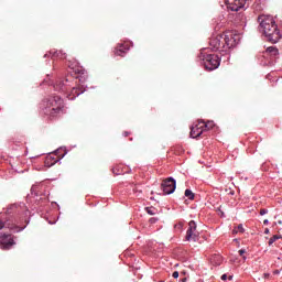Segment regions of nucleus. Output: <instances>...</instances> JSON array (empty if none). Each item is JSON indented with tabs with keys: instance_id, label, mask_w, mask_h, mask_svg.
<instances>
[{
	"instance_id": "13",
	"label": "nucleus",
	"mask_w": 282,
	"mask_h": 282,
	"mask_svg": "<svg viewBox=\"0 0 282 282\" xmlns=\"http://www.w3.org/2000/svg\"><path fill=\"white\" fill-rule=\"evenodd\" d=\"M3 228H9L10 230H12V226H10V223L8 221H0V230H3Z\"/></svg>"
},
{
	"instance_id": "18",
	"label": "nucleus",
	"mask_w": 282,
	"mask_h": 282,
	"mask_svg": "<svg viewBox=\"0 0 282 282\" xmlns=\"http://www.w3.org/2000/svg\"><path fill=\"white\" fill-rule=\"evenodd\" d=\"M278 239H281V236L275 235L272 238H270L269 246H272V243H274V241H276Z\"/></svg>"
},
{
	"instance_id": "14",
	"label": "nucleus",
	"mask_w": 282,
	"mask_h": 282,
	"mask_svg": "<svg viewBox=\"0 0 282 282\" xmlns=\"http://www.w3.org/2000/svg\"><path fill=\"white\" fill-rule=\"evenodd\" d=\"M203 127H204V129L206 130V129H213V127H215V122H213V121H209V122H204L203 121Z\"/></svg>"
},
{
	"instance_id": "23",
	"label": "nucleus",
	"mask_w": 282,
	"mask_h": 282,
	"mask_svg": "<svg viewBox=\"0 0 282 282\" xmlns=\"http://www.w3.org/2000/svg\"><path fill=\"white\" fill-rule=\"evenodd\" d=\"M264 235H270V229L265 228L264 229Z\"/></svg>"
},
{
	"instance_id": "8",
	"label": "nucleus",
	"mask_w": 282,
	"mask_h": 282,
	"mask_svg": "<svg viewBox=\"0 0 282 282\" xmlns=\"http://www.w3.org/2000/svg\"><path fill=\"white\" fill-rule=\"evenodd\" d=\"M14 238L12 237V235H6L2 234L0 236V246L2 248V250H10V248H12V246H14Z\"/></svg>"
},
{
	"instance_id": "15",
	"label": "nucleus",
	"mask_w": 282,
	"mask_h": 282,
	"mask_svg": "<svg viewBox=\"0 0 282 282\" xmlns=\"http://www.w3.org/2000/svg\"><path fill=\"white\" fill-rule=\"evenodd\" d=\"M185 197H188L189 199H195V194H193V191L186 189Z\"/></svg>"
},
{
	"instance_id": "1",
	"label": "nucleus",
	"mask_w": 282,
	"mask_h": 282,
	"mask_svg": "<svg viewBox=\"0 0 282 282\" xmlns=\"http://www.w3.org/2000/svg\"><path fill=\"white\" fill-rule=\"evenodd\" d=\"M260 21V32L269 41V43H279L281 41L282 34L274 21L272 15H262L259 18Z\"/></svg>"
},
{
	"instance_id": "26",
	"label": "nucleus",
	"mask_w": 282,
	"mask_h": 282,
	"mask_svg": "<svg viewBox=\"0 0 282 282\" xmlns=\"http://www.w3.org/2000/svg\"><path fill=\"white\" fill-rule=\"evenodd\" d=\"M65 158V153L59 158V160H63Z\"/></svg>"
},
{
	"instance_id": "6",
	"label": "nucleus",
	"mask_w": 282,
	"mask_h": 282,
	"mask_svg": "<svg viewBox=\"0 0 282 282\" xmlns=\"http://www.w3.org/2000/svg\"><path fill=\"white\" fill-rule=\"evenodd\" d=\"M188 229L186 234V240L187 241H197L199 239V232H197V225L194 220H191L188 224Z\"/></svg>"
},
{
	"instance_id": "21",
	"label": "nucleus",
	"mask_w": 282,
	"mask_h": 282,
	"mask_svg": "<svg viewBox=\"0 0 282 282\" xmlns=\"http://www.w3.org/2000/svg\"><path fill=\"white\" fill-rule=\"evenodd\" d=\"M239 254H240L241 257H243V254H246V250L240 249V250H239Z\"/></svg>"
},
{
	"instance_id": "24",
	"label": "nucleus",
	"mask_w": 282,
	"mask_h": 282,
	"mask_svg": "<svg viewBox=\"0 0 282 282\" xmlns=\"http://www.w3.org/2000/svg\"><path fill=\"white\" fill-rule=\"evenodd\" d=\"M263 224H264V226H268V224H270V221L268 219H264Z\"/></svg>"
},
{
	"instance_id": "10",
	"label": "nucleus",
	"mask_w": 282,
	"mask_h": 282,
	"mask_svg": "<svg viewBox=\"0 0 282 282\" xmlns=\"http://www.w3.org/2000/svg\"><path fill=\"white\" fill-rule=\"evenodd\" d=\"M84 90H80V88L74 87L70 93L67 95L68 100H75L77 96H80Z\"/></svg>"
},
{
	"instance_id": "22",
	"label": "nucleus",
	"mask_w": 282,
	"mask_h": 282,
	"mask_svg": "<svg viewBox=\"0 0 282 282\" xmlns=\"http://www.w3.org/2000/svg\"><path fill=\"white\" fill-rule=\"evenodd\" d=\"M226 279H228V275L227 274H223L221 275V281H226Z\"/></svg>"
},
{
	"instance_id": "27",
	"label": "nucleus",
	"mask_w": 282,
	"mask_h": 282,
	"mask_svg": "<svg viewBox=\"0 0 282 282\" xmlns=\"http://www.w3.org/2000/svg\"><path fill=\"white\" fill-rule=\"evenodd\" d=\"M278 224H282V221H281V220H279V221H278Z\"/></svg>"
},
{
	"instance_id": "12",
	"label": "nucleus",
	"mask_w": 282,
	"mask_h": 282,
	"mask_svg": "<svg viewBox=\"0 0 282 282\" xmlns=\"http://www.w3.org/2000/svg\"><path fill=\"white\" fill-rule=\"evenodd\" d=\"M124 50H127L123 45H120L119 48L116 50L115 54L117 56H124Z\"/></svg>"
},
{
	"instance_id": "20",
	"label": "nucleus",
	"mask_w": 282,
	"mask_h": 282,
	"mask_svg": "<svg viewBox=\"0 0 282 282\" xmlns=\"http://www.w3.org/2000/svg\"><path fill=\"white\" fill-rule=\"evenodd\" d=\"M260 215H262V216H263V215H268V209H261V210H260Z\"/></svg>"
},
{
	"instance_id": "5",
	"label": "nucleus",
	"mask_w": 282,
	"mask_h": 282,
	"mask_svg": "<svg viewBox=\"0 0 282 282\" xmlns=\"http://www.w3.org/2000/svg\"><path fill=\"white\" fill-rule=\"evenodd\" d=\"M162 191L165 195H173L175 193V188L177 186L175 178L169 177L162 183Z\"/></svg>"
},
{
	"instance_id": "28",
	"label": "nucleus",
	"mask_w": 282,
	"mask_h": 282,
	"mask_svg": "<svg viewBox=\"0 0 282 282\" xmlns=\"http://www.w3.org/2000/svg\"><path fill=\"white\" fill-rule=\"evenodd\" d=\"M58 151H59V150H57L55 153L58 154Z\"/></svg>"
},
{
	"instance_id": "2",
	"label": "nucleus",
	"mask_w": 282,
	"mask_h": 282,
	"mask_svg": "<svg viewBox=\"0 0 282 282\" xmlns=\"http://www.w3.org/2000/svg\"><path fill=\"white\" fill-rule=\"evenodd\" d=\"M241 37L239 34L234 31H227L223 34L216 35L210 39L209 45L214 52H218V50H230V47H235L239 43Z\"/></svg>"
},
{
	"instance_id": "4",
	"label": "nucleus",
	"mask_w": 282,
	"mask_h": 282,
	"mask_svg": "<svg viewBox=\"0 0 282 282\" xmlns=\"http://www.w3.org/2000/svg\"><path fill=\"white\" fill-rule=\"evenodd\" d=\"M203 63H204L205 69L213 72V69H217L219 67L220 59H219V56L215 54H208L203 57Z\"/></svg>"
},
{
	"instance_id": "9",
	"label": "nucleus",
	"mask_w": 282,
	"mask_h": 282,
	"mask_svg": "<svg viewBox=\"0 0 282 282\" xmlns=\"http://www.w3.org/2000/svg\"><path fill=\"white\" fill-rule=\"evenodd\" d=\"M204 131H205V128H204V123L202 121V122H198V124L193 126L191 128L189 135H191V138H199V135H202L204 133Z\"/></svg>"
},
{
	"instance_id": "25",
	"label": "nucleus",
	"mask_w": 282,
	"mask_h": 282,
	"mask_svg": "<svg viewBox=\"0 0 282 282\" xmlns=\"http://www.w3.org/2000/svg\"><path fill=\"white\" fill-rule=\"evenodd\" d=\"M54 56H61V51L59 52H55Z\"/></svg>"
},
{
	"instance_id": "11",
	"label": "nucleus",
	"mask_w": 282,
	"mask_h": 282,
	"mask_svg": "<svg viewBox=\"0 0 282 282\" xmlns=\"http://www.w3.org/2000/svg\"><path fill=\"white\" fill-rule=\"evenodd\" d=\"M265 54H270V56H273V57L279 56V48L275 46H269L265 50Z\"/></svg>"
},
{
	"instance_id": "3",
	"label": "nucleus",
	"mask_w": 282,
	"mask_h": 282,
	"mask_svg": "<svg viewBox=\"0 0 282 282\" xmlns=\"http://www.w3.org/2000/svg\"><path fill=\"white\" fill-rule=\"evenodd\" d=\"M46 107L44 109V113L54 118L56 113H61L63 111V99L58 96L51 97L48 100L45 101Z\"/></svg>"
},
{
	"instance_id": "7",
	"label": "nucleus",
	"mask_w": 282,
	"mask_h": 282,
	"mask_svg": "<svg viewBox=\"0 0 282 282\" xmlns=\"http://www.w3.org/2000/svg\"><path fill=\"white\" fill-rule=\"evenodd\" d=\"M227 6V10H231V12H239L241 8L246 6V0H225Z\"/></svg>"
},
{
	"instance_id": "16",
	"label": "nucleus",
	"mask_w": 282,
	"mask_h": 282,
	"mask_svg": "<svg viewBox=\"0 0 282 282\" xmlns=\"http://www.w3.org/2000/svg\"><path fill=\"white\" fill-rule=\"evenodd\" d=\"M243 225H238L237 228L234 229V235H237L238 232H243Z\"/></svg>"
},
{
	"instance_id": "19",
	"label": "nucleus",
	"mask_w": 282,
	"mask_h": 282,
	"mask_svg": "<svg viewBox=\"0 0 282 282\" xmlns=\"http://www.w3.org/2000/svg\"><path fill=\"white\" fill-rule=\"evenodd\" d=\"M172 276H173V279H178L180 272H177V271L173 272Z\"/></svg>"
},
{
	"instance_id": "17",
	"label": "nucleus",
	"mask_w": 282,
	"mask_h": 282,
	"mask_svg": "<svg viewBox=\"0 0 282 282\" xmlns=\"http://www.w3.org/2000/svg\"><path fill=\"white\" fill-rule=\"evenodd\" d=\"M145 210L148 215H155V213H158V210L153 207H147Z\"/></svg>"
}]
</instances>
